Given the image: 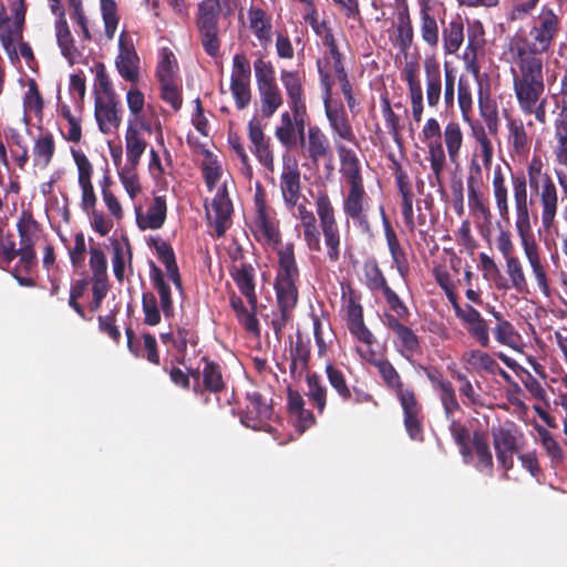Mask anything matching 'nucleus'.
Here are the masks:
<instances>
[{
  "mask_svg": "<svg viewBox=\"0 0 567 567\" xmlns=\"http://www.w3.org/2000/svg\"><path fill=\"white\" fill-rule=\"evenodd\" d=\"M561 27L558 14L548 6H543L533 19L529 38L520 37L512 45L518 70H542L543 59L539 54L550 50Z\"/></svg>",
  "mask_w": 567,
  "mask_h": 567,
  "instance_id": "nucleus-1",
  "label": "nucleus"
},
{
  "mask_svg": "<svg viewBox=\"0 0 567 567\" xmlns=\"http://www.w3.org/2000/svg\"><path fill=\"white\" fill-rule=\"evenodd\" d=\"M514 207H515V227L520 238L524 254L530 265L538 288L545 293H549V282L547 272L542 264L539 248L533 236L530 224L529 200L527 193V178L523 172H517L511 176Z\"/></svg>",
  "mask_w": 567,
  "mask_h": 567,
  "instance_id": "nucleus-2",
  "label": "nucleus"
},
{
  "mask_svg": "<svg viewBox=\"0 0 567 567\" xmlns=\"http://www.w3.org/2000/svg\"><path fill=\"white\" fill-rule=\"evenodd\" d=\"M336 150L341 165L340 173L349 186L343 197V213L360 226L368 225L369 197L364 188L360 159L357 153L344 144L336 143Z\"/></svg>",
  "mask_w": 567,
  "mask_h": 567,
  "instance_id": "nucleus-3",
  "label": "nucleus"
},
{
  "mask_svg": "<svg viewBox=\"0 0 567 567\" xmlns=\"http://www.w3.org/2000/svg\"><path fill=\"white\" fill-rule=\"evenodd\" d=\"M513 89L518 107L524 115H534L535 120L545 125L547 123V99L542 97L545 92L544 73L542 70H519L512 68Z\"/></svg>",
  "mask_w": 567,
  "mask_h": 567,
  "instance_id": "nucleus-4",
  "label": "nucleus"
},
{
  "mask_svg": "<svg viewBox=\"0 0 567 567\" xmlns=\"http://www.w3.org/2000/svg\"><path fill=\"white\" fill-rule=\"evenodd\" d=\"M17 230L20 239V247L17 248L19 260L11 270V275L22 287H34L35 281L30 277L38 265L34 249L40 224L34 219L31 212L23 210L17 223Z\"/></svg>",
  "mask_w": 567,
  "mask_h": 567,
  "instance_id": "nucleus-5",
  "label": "nucleus"
},
{
  "mask_svg": "<svg viewBox=\"0 0 567 567\" xmlns=\"http://www.w3.org/2000/svg\"><path fill=\"white\" fill-rule=\"evenodd\" d=\"M220 0H200L197 3L195 24L199 34L202 47L205 53L210 58H217L220 51Z\"/></svg>",
  "mask_w": 567,
  "mask_h": 567,
  "instance_id": "nucleus-6",
  "label": "nucleus"
},
{
  "mask_svg": "<svg viewBox=\"0 0 567 567\" xmlns=\"http://www.w3.org/2000/svg\"><path fill=\"white\" fill-rule=\"evenodd\" d=\"M316 212L327 246V255L330 261L336 262L340 258V230L336 219L334 207L326 192H319L316 197Z\"/></svg>",
  "mask_w": 567,
  "mask_h": 567,
  "instance_id": "nucleus-7",
  "label": "nucleus"
},
{
  "mask_svg": "<svg viewBox=\"0 0 567 567\" xmlns=\"http://www.w3.org/2000/svg\"><path fill=\"white\" fill-rule=\"evenodd\" d=\"M522 436L523 433L514 423L492 427V439L496 458L505 472L514 467V455L519 453V439Z\"/></svg>",
  "mask_w": 567,
  "mask_h": 567,
  "instance_id": "nucleus-8",
  "label": "nucleus"
},
{
  "mask_svg": "<svg viewBox=\"0 0 567 567\" xmlns=\"http://www.w3.org/2000/svg\"><path fill=\"white\" fill-rule=\"evenodd\" d=\"M467 187V205L474 221L492 219V210L488 199L482 189L483 173L481 165L472 159L468 166V175L466 177Z\"/></svg>",
  "mask_w": 567,
  "mask_h": 567,
  "instance_id": "nucleus-9",
  "label": "nucleus"
},
{
  "mask_svg": "<svg viewBox=\"0 0 567 567\" xmlns=\"http://www.w3.org/2000/svg\"><path fill=\"white\" fill-rule=\"evenodd\" d=\"M423 142L427 147V159L434 179L442 185V174L446 165V155L442 143V130L439 121L434 117L429 118L422 128Z\"/></svg>",
  "mask_w": 567,
  "mask_h": 567,
  "instance_id": "nucleus-10",
  "label": "nucleus"
},
{
  "mask_svg": "<svg viewBox=\"0 0 567 567\" xmlns=\"http://www.w3.org/2000/svg\"><path fill=\"white\" fill-rule=\"evenodd\" d=\"M528 183L533 190L538 192L542 204V225L550 230L555 225L558 210V194L556 185L549 174L544 176L527 175Z\"/></svg>",
  "mask_w": 567,
  "mask_h": 567,
  "instance_id": "nucleus-11",
  "label": "nucleus"
},
{
  "mask_svg": "<svg viewBox=\"0 0 567 567\" xmlns=\"http://www.w3.org/2000/svg\"><path fill=\"white\" fill-rule=\"evenodd\" d=\"M246 399L248 403L240 417L241 423L252 430H265L274 414L271 400L258 391L248 392Z\"/></svg>",
  "mask_w": 567,
  "mask_h": 567,
  "instance_id": "nucleus-12",
  "label": "nucleus"
},
{
  "mask_svg": "<svg viewBox=\"0 0 567 567\" xmlns=\"http://www.w3.org/2000/svg\"><path fill=\"white\" fill-rule=\"evenodd\" d=\"M279 187L286 207L293 209L301 197L300 169L295 158L284 157Z\"/></svg>",
  "mask_w": 567,
  "mask_h": 567,
  "instance_id": "nucleus-13",
  "label": "nucleus"
},
{
  "mask_svg": "<svg viewBox=\"0 0 567 567\" xmlns=\"http://www.w3.org/2000/svg\"><path fill=\"white\" fill-rule=\"evenodd\" d=\"M115 65L120 75L127 82L136 83L140 80V58L127 33L122 31L118 37V54Z\"/></svg>",
  "mask_w": 567,
  "mask_h": 567,
  "instance_id": "nucleus-14",
  "label": "nucleus"
},
{
  "mask_svg": "<svg viewBox=\"0 0 567 567\" xmlns=\"http://www.w3.org/2000/svg\"><path fill=\"white\" fill-rule=\"evenodd\" d=\"M324 113L334 138V144H342L338 138L353 144L358 143L352 124L341 101L327 102Z\"/></svg>",
  "mask_w": 567,
  "mask_h": 567,
  "instance_id": "nucleus-15",
  "label": "nucleus"
},
{
  "mask_svg": "<svg viewBox=\"0 0 567 567\" xmlns=\"http://www.w3.org/2000/svg\"><path fill=\"white\" fill-rule=\"evenodd\" d=\"M251 233L258 243L272 249H277L281 244L279 220L274 210L255 214Z\"/></svg>",
  "mask_w": 567,
  "mask_h": 567,
  "instance_id": "nucleus-16",
  "label": "nucleus"
},
{
  "mask_svg": "<svg viewBox=\"0 0 567 567\" xmlns=\"http://www.w3.org/2000/svg\"><path fill=\"white\" fill-rule=\"evenodd\" d=\"M122 104L118 97L101 99L95 96L94 114L99 130L103 134H111L122 123Z\"/></svg>",
  "mask_w": 567,
  "mask_h": 567,
  "instance_id": "nucleus-17",
  "label": "nucleus"
},
{
  "mask_svg": "<svg viewBox=\"0 0 567 567\" xmlns=\"http://www.w3.org/2000/svg\"><path fill=\"white\" fill-rule=\"evenodd\" d=\"M289 348V373L295 381H300L309 370L311 358V340L302 333L297 332L296 340L290 338Z\"/></svg>",
  "mask_w": 567,
  "mask_h": 567,
  "instance_id": "nucleus-18",
  "label": "nucleus"
},
{
  "mask_svg": "<svg viewBox=\"0 0 567 567\" xmlns=\"http://www.w3.org/2000/svg\"><path fill=\"white\" fill-rule=\"evenodd\" d=\"M307 157L317 165L321 159L333 161L330 141L318 125L309 126L305 142H301Z\"/></svg>",
  "mask_w": 567,
  "mask_h": 567,
  "instance_id": "nucleus-19",
  "label": "nucleus"
},
{
  "mask_svg": "<svg viewBox=\"0 0 567 567\" xmlns=\"http://www.w3.org/2000/svg\"><path fill=\"white\" fill-rule=\"evenodd\" d=\"M161 341L164 344H172L176 351L174 362L186 367L187 363V346L196 347L198 343V336L195 331L185 327H177L176 330L164 332L159 334Z\"/></svg>",
  "mask_w": 567,
  "mask_h": 567,
  "instance_id": "nucleus-20",
  "label": "nucleus"
},
{
  "mask_svg": "<svg viewBox=\"0 0 567 567\" xmlns=\"http://www.w3.org/2000/svg\"><path fill=\"white\" fill-rule=\"evenodd\" d=\"M167 216V204L165 196H155L153 202L144 212L142 207L135 208L137 227L141 230H157L163 227Z\"/></svg>",
  "mask_w": 567,
  "mask_h": 567,
  "instance_id": "nucleus-21",
  "label": "nucleus"
},
{
  "mask_svg": "<svg viewBox=\"0 0 567 567\" xmlns=\"http://www.w3.org/2000/svg\"><path fill=\"white\" fill-rule=\"evenodd\" d=\"M248 138L251 143L250 150L268 171L274 172V154L270 150L269 138L266 137L260 122L252 118L248 123Z\"/></svg>",
  "mask_w": 567,
  "mask_h": 567,
  "instance_id": "nucleus-22",
  "label": "nucleus"
},
{
  "mask_svg": "<svg viewBox=\"0 0 567 567\" xmlns=\"http://www.w3.org/2000/svg\"><path fill=\"white\" fill-rule=\"evenodd\" d=\"M420 65L416 61H409L403 68V79L406 82L409 96L411 100L412 115L415 122L422 118L423 105V90L419 78Z\"/></svg>",
  "mask_w": 567,
  "mask_h": 567,
  "instance_id": "nucleus-23",
  "label": "nucleus"
},
{
  "mask_svg": "<svg viewBox=\"0 0 567 567\" xmlns=\"http://www.w3.org/2000/svg\"><path fill=\"white\" fill-rule=\"evenodd\" d=\"M326 374L330 385L344 402H369L372 396L357 388L350 389L343 372L331 363L326 365Z\"/></svg>",
  "mask_w": 567,
  "mask_h": 567,
  "instance_id": "nucleus-24",
  "label": "nucleus"
},
{
  "mask_svg": "<svg viewBox=\"0 0 567 567\" xmlns=\"http://www.w3.org/2000/svg\"><path fill=\"white\" fill-rule=\"evenodd\" d=\"M249 28L262 48L272 41V17L265 9L250 6L248 11Z\"/></svg>",
  "mask_w": 567,
  "mask_h": 567,
  "instance_id": "nucleus-25",
  "label": "nucleus"
},
{
  "mask_svg": "<svg viewBox=\"0 0 567 567\" xmlns=\"http://www.w3.org/2000/svg\"><path fill=\"white\" fill-rule=\"evenodd\" d=\"M508 132L507 142L511 152L517 156H527L532 146V137L528 135L525 124L519 117L505 115Z\"/></svg>",
  "mask_w": 567,
  "mask_h": 567,
  "instance_id": "nucleus-26",
  "label": "nucleus"
},
{
  "mask_svg": "<svg viewBox=\"0 0 567 567\" xmlns=\"http://www.w3.org/2000/svg\"><path fill=\"white\" fill-rule=\"evenodd\" d=\"M384 235L388 244V248L392 258V262L396 268L401 278L405 281L410 274V264L408 260L406 252L404 248L401 246L400 240L392 228L390 221L388 220L383 209H381Z\"/></svg>",
  "mask_w": 567,
  "mask_h": 567,
  "instance_id": "nucleus-27",
  "label": "nucleus"
},
{
  "mask_svg": "<svg viewBox=\"0 0 567 567\" xmlns=\"http://www.w3.org/2000/svg\"><path fill=\"white\" fill-rule=\"evenodd\" d=\"M148 245L154 247L158 259L164 264L168 279L174 284L176 289L183 293L182 276L172 246L158 237H152Z\"/></svg>",
  "mask_w": 567,
  "mask_h": 567,
  "instance_id": "nucleus-28",
  "label": "nucleus"
},
{
  "mask_svg": "<svg viewBox=\"0 0 567 567\" xmlns=\"http://www.w3.org/2000/svg\"><path fill=\"white\" fill-rule=\"evenodd\" d=\"M464 324L472 338H474L483 348L489 347V329L486 320L481 312L471 305L465 306V312L458 318Z\"/></svg>",
  "mask_w": 567,
  "mask_h": 567,
  "instance_id": "nucleus-29",
  "label": "nucleus"
},
{
  "mask_svg": "<svg viewBox=\"0 0 567 567\" xmlns=\"http://www.w3.org/2000/svg\"><path fill=\"white\" fill-rule=\"evenodd\" d=\"M398 189L401 195V213L403 216L404 225L409 231L413 233L416 226L425 225V216L422 213H419L416 219L414 218V193L411 184L405 183V178L402 175L399 181Z\"/></svg>",
  "mask_w": 567,
  "mask_h": 567,
  "instance_id": "nucleus-30",
  "label": "nucleus"
},
{
  "mask_svg": "<svg viewBox=\"0 0 567 567\" xmlns=\"http://www.w3.org/2000/svg\"><path fill=\"white\" fill-rule=\"evenodd\" d=\"M492 188L498 216L506 225H509L511 217L508 187L501 165H496L494 167Z\"/></svg>",
  "mask_w": 567,
  "mask_h": 567,
  "instance_id": "nucleus-31",
  "label": "nucleus"
},
{
  "mask_svg": "<svg viewBox=\"0 0 567 567\" xmlns=\"http://www.w3.org/2000/svg\"><path fill=\"white\" fill-rule=\"evenodd\" d=\"M426 101L430 107L439 105L442 94V72L440 62L435 58L424 61Z\"/></svg>",
  "mask_w": 567,
  "mask_h": 567,
  "instance_id": "nucleus-32",
  "label": "nucleus"
},
{
  "mask_svg": "<svg viewBox=\"0 0 567 567\" xmlns=\"http://www.w3.org/2000/svg\"><path fill=\"white\" fill-rule=\"evenodd\" d=\"M535 430L538 434L539 443L549 458L550 468L555 472L559 471L564 466L566 458L561 444L546 427L536 425Z\"/></svg>",
  "mask_w": 567,
  "mask_h": 567,
  "instance_id": "nucleus-33",
  "label": "nucleus"
},
{
  "mask_svg": "<svg viewBox=\"0 0 567 567\" xmlns=\"http://www.w3.org/2000/svg\"><path fill=\"white\" fill-rule=\"evenodd\" d=\"M385 326L395 333L398 337L403 351L410 355L419 353L421 351L420 339L415 332L399 318H394L391 313H385Z\"/></svg>",
  "mask_w": 567,
  "mask_h": 567,
  "instance_id": "nucleus-34",
  "label": "nucleus"
},
{
  "mask_svg": "<svg viewBox=\"0 0 567 567\" xmlns=\"http://www.w3.org/2000/svg\"><path fill=\"white\" fill-rule=\"evenodd\" d=\"M471 447L477 457V462L475 464L476 470L478 472L485 473L486 475H492L494 470V462L488 444L487 433L482 430H475L472 433Z\"/></svg>",
  "mask_w": 567,
  "mask_h": 567,
  "instance_id": "nucleus-35",
  "label": "nucleus"
},
{
  "mask_svg": "<svg viewBox=\"0 0 567 567\" xmlns=\"http://www.w3.org/2000/svg\"><path fill=\"white\" fill-rule=\"evenodd\" d=\"M278 268L275 280L298 281L300 277L299 267L295 256V246L288 243L277 248Z\"/></svg>",
  "mask_w": 567,
  "mask_h": 567,
  "instance_id": "nucleus-36",
  "label": "nucleus"
},
{
  "mask_svg": "<svg viewBox=\"0 0 567 567\" xmlns=\"http://www.w3.org/2000/svg\"><path fill=\"white\" fill-rule=\"evenodd\" d=\"M150 278L154 289L159 296L161 310L164 317L169 319L174 317V303L169 285L166 282L164 274L155 262L151 261Z\"/></svg>",
  "mask_w": 567,
  "mask_h": 567,
  "instance_id": "nucleus-37",
  "label": "nucleus"
},
{
  "mask_svg": "<svg viewBox=\"0 0 567 567\" xmlns=\"http://www.w3.org/2000/svg\"><path fill=\"white\" fill-rule=\"evenodd\" d=\"M464 42V23L460 16H456L447 23L442 21V44L445 55L455 54Z\"/></svg>",
  "mask_w": 567,
  "mask_h": 567,
  "instance_id": "nucleus-38",
  "label": "nucleus"
},
{
  "mask_svg": "<svg viewBox=\"0 0 567 567\" xmlns=\"http://www.w3.org/2000/svg\"><path fill=\"white\" fill-rule=\"evenodd\" d=\"M280 81L285 87L290 109L298 112L301 106L306 105L305 90L302 79L297 71L282 70L280 72Z\"/></svg>",
  "mask_w": 567,
  "mask_h": 567,
  "instance_id": "nucleus-39",
  "label": "nucleus"
},
{
  "mask_svg": "<svg viewBox=\"0 0 567 567\" xmlns=\"http://www.w3.org/2000/svg\"><path fill=\"white\" fill-rule=\"evenodd\" d=\"M54 29L56 43L61 50V54L69 61L70 64H73L75 58L79 55V51L75 47V41L68 24L65 14L56 17Z\"/></svg>",
  "mask_w": 567,
  "mask_h": 567,
  "instance_id": "nucleus-40",
  "label": "nucleus"
},
{
  "mask_svg": "<svg viewBox=\"0 0 567 567\" xmlns=\"http://www.w3.org/2000/svg\"><path fill=\"white\" fill-rule=\"evenodd\" d=\"M205 361V365L203 369V388L199 384H196L193 388V391L196 394H203L204 391H209L213 393H218L224 390L225 382L223 379L221 368L218 363L214 361H209L207 358L203 359Z\"/></svg>",
  "mask_w": 567,
  "mask_h": 567,
  "instance_id": "nucleus-41",
  "label": "nucleus"
},
{
  "mask_svg": "<svg viewBox=\"0 0 567 567\" xmlns=\"http://www.w3.org/2000/svg\"><path fill=\"white\" fill-rule=\"evenodd\" d=\"M233 279L239 291L247 298L250 307L256 308L257 296L255 292V269L249 264H243L239 268H234Z\"/></svg>",
  "mask_w": 567,
  "mask_h": 567,
  "instance_id": "nucleus-42",
  "label": "nucleus"
},
{
  "mask_svg": "<svg viewBox=\"0 0 567 567\" xmlns=\"http://www.w3.org/2000/svg\"><path fill=\"white\" fill-rule=\"evenodd\" d=\"M449 421L450 434L454 443L457 445L463 461L465 463H471L473 461V451L471 447L472 435L470 434V430L465 424L454 417H451Z\"/></svg>",
  "mask_w": 567,
  "mask_h": 567,
  "instance_id": "nucleus-43",
  "label": "nucleus"
},
{
  "mask_svg": "<svg viewBox=\"0 0 567 567\" xmlns=\"http://www.w3.org/2000/svg\"><path fill=\"white\" fill-rule=\"evenodd\" d=\"M555 140L554 153L556 161L567 166V103H564L555 120Z\"/></svg>",
  "mask_w": 567,
  "mask_h": 567,
  "instance_id": "nucleus-44",
  "label": "nucleus"
},
{
  "mask_svg": "<svg viewBox=\"0 0 567 567\" xmlns=\"http://www.w3.org/2000/svg\"><path fill=\"white\" fill-rule=\"evenodd\" d=\"M214 212V229L217 237L224 236L230 225L233 214V203L223 196H215L212 202Z\"/></svg>",
  "mask_w": 567,
  "mask_h": 567,
  "instance_id": "nucleus-45",
  "label": "nucleus"
},
{
  "mask_svg": "<svg viewBox=\"0 0 567 567\" xmlns=\"http://www.w3.org/2000/svg\"><path fill=\"white\" fill-rule=\"evenodd\" d=\"M298 281L275 280L276 302L279 310L292 311L298 303Z\"/></svg>",
  "mask_w": 567,
  "mask_h": 567,
  "instance_id": "nucleus-46",
  "label": "nucleus"
},
{
  "mask_svg": "<svg viewBox=\"0 0 567 567\" xmlns=\"http://www.w3.org/2000/svg\"><path fill=\"white\" fill-rule=\"evenodd\" d=\"M506 260V274L509 277L511 284H497L498 289H515L517 292L523 293L527 291V279L523 269V265L517 257H512Z\"/></svg>",
  "mask_w": 567,
  "mask_h": 567,
  "instance_id": "nucleus-47",
  "label": "nucleus"
},
{
  "mask_svg": "<svg viewBox=\"0 0 567 567\" xmlns=\"http://www.w3.org/2000/svg\"><path fill=\"white\" fill-rule=\"evenodd\" d=\"M59 114L68 122L69 128L63 137L72 143H80L82 138V105H78L79 114L72 113L70 106L65 103H58Z\"/></svg>",
  "mask_w": 567,
  "mask_h": 567,
  "instance_id": "nucleus-48",
  "label": "nucleus"
},
{
  "mask_svg": "<svg viewBox=\"0 0 567 567\" xmlns=\"http://www.w3.org/2000/svg\"><path fill=\"white\" fill-rule=\"evenodd\" d=\"M146 146L147 142L141 136L136 126L133 123H130L125 133L127 163L138 165Z\"/></svg>",
  "mask_w": 567,
  "mask_h": 567,
  "instance_id": "nucleus-49",
  "label": "nucleus"
},
{
  "mask_svg": "<svg viewBox=\"0 0 567 567\" xmlns=\"http://www.w3.org/2000/svg\"><path fill=\"white\" fill-rule=\"evenodd\" d=\"M420 33L422 40L432 49L437 48L440 42V28L435 17L431 13L427 6L420 10Z\"/></svg>",
  "mask_w": 567,
  "mask_h": 567,
  "instance_id": "nucleus-50",
  "label": "nucleus"
},
{
  "mask_svg": "<svg viewBox=\"0 0 567 567\" xmlns=\"http://www.w3.org/2000/svg\"><path fill=\"white\" fill-rule=\"evenodd\" d=\"M258 92L261 103V114L269 118L277 112L284 102L279 86L277 82L262 85L258 87Z\"/></svg>",
  "mask_w": 567,
  "mask_h": 567,
  "instance_id": "nucleus-51",
  "label": "nucleus"
},
{
  "mask_svg": "<svg viewBox=\"0 0 567 567\" xmlns=\"http://www.w3.org/2000/svg\"><path fill=\"white\" fill-rule=\"evenodd\" d=\"M442 137L451 163H456L460 158L464 140L460 124L455 121L449 122L444 127Z\"/></svg>",
  "mask_w": 567,
  "mask_h": 567,
  "instance_id": "nucleus-52",
  "label": "nucleus"
},
{
  "mask_svg": "<svg viewBox=\"0 0 567 567\" xmlns=\"http://www.w3.org/2000/svg\"><path fill=\"white\" fill-rule=\"evenodd\" d=\"M414 39V30L412 20L409 13L408 7L398 13V24H396V45L400 51L406 53L408 50L412 47Z\"/></svg>",
  "mask_w": 567,
  "mask_h": 567,
  "instance_id": "nucleus-53",
  "label": "nucleus"
},
{
  "mask_svg": "<svg viewBox=\"0 0 567 567\" xmlns=\"http://www.w3.org/2000/svg\"><path fill=\"white\" fill-rule=\"evenodd\" d=\"M16 21L10 23L4 7L0 8V42L7 52H16L14 43L22 40L23 30L17 31Z\"/></svg>",
  "mask_w": 567,
  "mask_h": 567,
  "instance_id": "nucleus-54",
  "label": "nucleus"
},
{
  "mask_svg": "<svg viewBox=\"0 0 567 567\" xmlns=\"http://www.w3.org/2000/svg\"><path fill=\"white\" fill-rule=\"evenodd\" d=\"M156 78L161 83L181 82L178 75V63L172 51L164 49L156 68Z\"/></svg>",
  "mask_w": 567,
  "mask_h": 567,
  "instance_id": "nucleus-55",
  "label": "nucleus"
},
{
  "mask_svg": "<svg viewBox=\"0 0 567 567\" xmlns=\"http://www.w3.org/2000/svg\"><path fill=\"white\" fill-rule=\"evenodd\" d=\"M306 381L308 386L306 395L308 396L309 401L317 408L318 413H323L327 405L328 394L326 385L322 383L320 375H318L316 372L307 373Z\"/></svg>",
  "mask_w": 567,
  "mask_h": 567,
  "instance_id": "nucleus-56",
  "label": "nucleus"
},
{
  "mask_svg": "<svg viewBox=\"0 0 567 567\" xmlns=\"http://www.w3.org/2000/svg\"><path fill=\"white\" fill-rule=\"evenodd\" d=\"M54 152L55 142L53 135L48 132L39 136L33 145L34 164L40 167H47L51 163Z\"/></svg>",
  "mask_w": 567,
  "mask_h": 567,
  "instance_id": "nucleus-57",
  "label": "nucleus"
},
{
  "mask_svg": "<svg viewBox=\"0 0 567 567\" xmlns=\"http://www.w3.org/2000/svg\"><path fill=\"white\" fill-rule=\"evenodd\" d=\"M381 107L382 115L385 122L389 134L392 136L395 144L402 145L401 125L400 117L392 110L389 96L386 94L381 95Z\"/></svg>",
  "mask_w": 567,
  "mask_h": 567,
  "instance_id": "nucleus-58",
  "label": "nucleus"
},
{
  "mask_svg": "<svg viewBox=\"0 0 567 567\" xmlns=\"http://www.w3.org/2000/svg\"><path fill=\"white\" fill-rule=\"evenodd\" d=\"M118 178L130 198L133 200L142 192V185L137 174V165L126 163L118 171Z\"/></svg>",
  "mask_w": 567,
  "mask_h": 567,
  "instance_id": "nucleus-59",
  "label": "nucleus"
},
{
  "mask_svg": "<svg viewBox=\"0 0 567 567\" xmlns=\"http://www.w3.org/2000/svg\"><path fill=\"white\" fill-rule=\"evenodd\" d=\"M363 272L365 285L370 290L383 292L390 287L377 260L367 261L363 267Z\"/></svg>",
  "mask_w": 567,
  "mask_h": 567,
  "instance_id": "nucleus-60",
  "label": "nucleus"
},
{
  "mask_svg": "<svg viewBox=\"0 0 567 567\" xmlns=\"http://www.w3.org/2000/svg\"><path fill=\"white\" fill-rule=\"evenodd\" d=\"M100 2L102 19L104 22V33L109 40H112L120 22L117 4L114 0H100Z\"/></svg>",
  "mask_w": 567,
  "mask_h": 567,
  "instance_id": "nucleus-61",
  "label": "nucleus"
},
{
  "mask_svg": "<svg viewBox=\"0 0 567 567\" xmlns=\"http://www.w3.org/2000/svg\"><path fill=\"white\" fill-rule=\"evenodd\" d=\"M471 126L472 135L480 145L483 165L486 168H489L494 153L492 142L487 136L485 127L481 123L471 124Z\"/></svg>",
  "mask_w": 567,
  "mask_h": 567,
  "instance_id": "nucleus-62",
  "label": "nucleus"
},
{
  "mask_svg": "<svg viewBox=\"0 0 567 567\" xmlns=\"http://www.w3.org/2000/svg\"><path fill=\"white\" fill-rule=\"evenodd\" d=\"M464 360L475 370H483L488 373H494L497 368V362L494 358L481 350H471L464 354Z\"/></svg>",
  "mask_w": 567,
  "mask_h": 567,
  "instance_id": "nucleus-63",
  "label": "nucleus"
},
{
  "mask_svg": "<svg viewBox=\"0 0 567 567\" xmlns=\"http://www.w3.org/2000/svg\"><path fill=\"white\" fill-rule=\"evenodd\" d=\"M373 363L378 368L380 375L390 390L396 392L403 388V382L399 372L389 360H378Z\"/></svg>",
  "mask_w": 567,
  "mask_h": 567,
  "instance_id": "nucleus-64",
  "label": "nucleus"
}]
</instances>
